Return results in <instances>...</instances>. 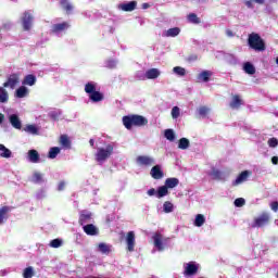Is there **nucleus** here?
Instances as JSON below:
<instances>
[{
  "mask_svg": "<svg viewBox=\"0 0 278 278\" xmlns=\"http://www.w3.org/2000/svg\"><path fill=\"white\" fill-rule=\"evenodd\" d=\"M253 1H254V3H257L258 5H264L266 3V0H244V5L247 8H249L250 10H253V8H254Z\"/></svg>",
  "mask_w": 278,
  "mask_h": 278,
  "instance_id": "nucleus-30",
  "label": "nucleus"
},
{
  "mask_svg": "<svg viewBox=\"0 0 278 278\" xmlns=\"http://www.w3.org/2000/svg\"><path fill=\"white\" fill-rule=\"evenodd\" d=\"M24 131H26L27 134H31L33 136H38L39 131H38V127H36V125L34 124H29L24 128Z\"/></svg>",
  "mask_w": 278,
  "mask_h": 278,
  "instance_id": "nucleus-34",
  "label": "nucleus"
},
{
  "mask_svg": "<svg viewBox=\"0 0 278 278\" xmlns=\"http://www.w3.org/2000/svg\"><path fill=\"white\" fill-rule=\"evenodd\" d=\"M21 21L24 31H29L31 29V25H34V15L29 13V11H25Z\"/></svg>",
  "mask_w": 278,
  "mask_h": 278,
  "instance_id": "nucleus-6",
  "label": "nucleus"
},
{
  "mask_svg": "<svg viewBox=\"0 0 278 278\" xmlns=\"http://www.w3.org/2000/svg\"><path fill=\"white\" fill-rule=\"evenodd\" d=\"M126 244H127L128 251L130 253L134 252V249L136 247V233L134 231L127 232Z\"/></svg>",
  "mask_w": 278,
  "mask_h": 278,
  "instance_id": "nucleus-11",
  "label": "nucleus"
},
{
  "mask_svg": "<svg viewBox=\"0 0 278 278\" xmlns=\"http://www.w3.org/2000/svg\"><path fill=\"white\" fill-rule=\"evenodd\" d=\"M248 45L250 49L254 51H266V41L263 40L262 36L257 33H252L248 37Z\"/></svg>",
  "mask_w": 278,
  "mask_h": 278,
  "instance_id": "nucleus-2",
  "label": "nucleus"
},
{
  "mask_svg": "<svg viewBox=\"0 0 278 278\" xmlns=\"http://www.w3.org/2000/svg\"><path fill=\"white\" fill-rule=\"evenodd\" d=\"M199 273V265L194 262H189L185 266L184 275L185 277H194Z\"/></svg>",
  "mask_w": 278,
  "mask_h": 278,
  "instance_id": "nucleus-8",
  "label": "nucleus"
},
{
  "mask_svg": "<svg viewBox=\"0 0 278 278\" xmlns=\"http://www.w3.org/2000/svg\"><path fill=\"white\" fill-rule=\"evenodd\" d=\"M193 225H194L195 227H203V225H205V215H203V214H198V215L195 216V219H194Z\"/></svg>",
  "mask_w": 278,
  "mask_h": 278,
  "instance_id": "nucleus-32",
  "label": "nucleus"
},
{
  "mask_svg": "<svg viewBox=\"0 0 278 278\" xmlns=\"http://www.w3.org/2000/svg\"><path fill=\"white\" fill-rule=\"evenodd\" d=\"M243 71L248 75H255V66L250 62L244 63Z\"/></svg>",
  "mask_w": 278,
  "mask_h": 278,
  "instance_id": "nucleus-31",
  "label": "nucleus"
},
{
  "mask_svg": "<svg viewBox=\"0 0 278 278\" xmlns=\"http://www.w3.org/2000/svg\"><path fill=\"white\" fill-rule=\"evenodd\" d=\"M271 163L277 166V164H278V156H273L271 157Z\"/></svg>",
  "mask_w": 278,
  "mask_h": 278,
  "instance_id": "nucleus-57",
  "label": "nucleus"
},
{
  "mask_svg": "<svg viewBox=\"0 0 278 278\" xmlns=\"http://www.w3.org/2000/svg\"><path fill=\"white\" fill-rule=\"evenodd\" d=\"M150 175H151L152 179H163L164 172L162 170V166L154 165L150 170Z\"/></svg>",
  "mask_w": 278,
  "mask_h": 278,
  "instance_id": "nucleus-13",
  "label": "nucleus"
},
{
  "mask_svg": "<svg viewBox=\"0 0 278 278\" xmlns=\"http://www.w3.org/2000/svg\"><path fill=\"white\" fill-rule=\"evenodd\" d=\"M0 157L10 159L12 157V151L5 148L3 144H0Z\"/></svg>",
  "mask_w": 278,
  "mask_h": 278,
  "instance_id": "nucleus-29",
  "label": "nucleus"
},
{
  "mask_svg": "<svg viewBox=\"0 0 278 278\" xmlns=\"http://www.w3.org/2000/svg\"><path fill=\"white\" fill-rule=\"evenodd\" d=\"M15 97L17 99H24V97H27V87L22 86L15 91Z\"/></svg>",
  "mask_w": 278,
  "mask_h": 278,
  "instance_id": "nucleus-35",
  "label": "nucleus"
},
{
  "mask_svg": "<svg viewBox=\"0 0 278 278\" xmlns=\"http://www.w3.org/2000/svg\"><path fill=\"white\" fill-rule=\"evenodd\" d=\"M9 121L12 127H14V129H23V124L21 123V118H18V115L16 114L10 115Z\"/></svg>",
  "mask_w": 278,
  "mask_h": 278,
  "instance_id": "nucleus-17",
  "label": "nucleus"
},
{
  "mask_svg": "<svg viewBox=\"0 0 278 278\" xmlns=\"http://www.w3.org/2000/svg\"><path fill=\"white\" fill-rule=\"evenodd\" d=\"M60 4L63 8V10H65L66 14H71V12H73V4L70 0H61Z\"/></svg>",
  "mask_w": 278,
  "mask_h": 278,
  "instance_id": "nucleus-26",
  "label": "nucleus"
},
{
  "mask_svg": "<svg viewBox=\"0 0 278 278\" xmlns=\"http://www.w3.org/2000/svg\"><path fill=\"white\" fill-rule=\"evenodd\" d=\"M24 278H31L34 277V267H26L23 273Z\"/></svg>",
  "mask_w": 278,
  "mask_h": 278,
  "instance_id": "nucleus-44",
  "label": "nucleus"
},
{
  "mask_svg": "<svg viewBox=\"0 0 278 278\" xmlns=\"http://www.w3.org/2000/svg\"><path fill=\"white\" fill-rule=\"evenodd\" d=\"M9 212H10V206H2L0 208V225H3V220H8Z\"/></svg>",
  "mask_w": 278,
  "mask_h": 278,
  "instance_id": "nucleus-27",
  "label": "nucleus"
},
{
  "mask_svg": "<svg viewBox=\"0 0 278 278\" xmlns=\"http://www.w3.org/2000/svg\"><path fill=\"white\" fill-rule=\"evenodd\" d=\"M174 73L178 75V77H186V68L181 66H176L173 68Z\"/></svg>",
  "mask_w": 278,
  "mask_h": 278,
  "instance_id": "nucleus-42",
  "label": "nucleus"
},
{
  "mask_svg": "<svg viewBox=\"0 0 278 278\" xmlns=\"http://www.w3.org/2000/svg\"><path fill=\"white\" fill-rule=\"evenodd\" d=\"M123 125L126 129H131V127H144L149 125V119L142 115H126L123 117Z\"/></svg>",
  "mask_w": 278,
  "mask_h": 278,
  "instance_id": "nucleus-1",
  "label": "nucleus"
},
{
  "mask_svg": "<svg viewBox=\"0 0 278 278\" xmlns=\"http://www.w3.org/2000/svg\"><path fill=\"white\" fill-rule=\"evenodd\" d=\"M199 60V55L197 54H190L188 58H187V61L188 62H197Z\"/></svg>",
  "mask_w": 278,
  "mask_h": 278,
  "instance_id": "nucleus-53",
  "label": "nucleus"
},
{
  "mask_svg": "<svg viewBox=\"0 0 278 278\" xmlns=\"http://www.w3.org/2000/svg\"><path fill=\"white\" fill-rule=\"evenodd\" d=\"M181 34V29L179 27L169 28L166 30L165 36L166 38H175Z\"/></svg>",
  "mask_w": 278,
  "mask_h": 278,
  "instance_id": "nucleus-21",
  "label": "nucleus"
},
{
  "mask_svg": "<svg viewBox=\"0 0 278 278\" xmlns=\"http://www.w3.org/2000/svg\"><path fill=\"white\" fill-rule=\"evenodd\" d=\"M157 197V191L155 190V188H151L148 190V197Z\"/></svg>",
  "mask_w": 278,
  "mask_h": 278,
  "instance_id": "nucleus-54",
  "label": "nucleus"
},
{
  "mask_svg": "<svg viewBox=\"0 0 278 278\" xmlns=\"http://www.w3.org/2000/svg\"><path fill=\"white\" fill-rule=\"evenodd\" d=\"M50 247L52 249H60V247H62V241L61 239H54L50 242Z\"/></svg>",
  "mask_w": 278,
  "mask_h": 278,
  "instance_id": "nucleus-46",
  "label": "nucleus"
},
{
  "mask_svg": "<svg viewBox=\"0 0 278 278\" xmlns=\"http://www.w3.org/2000/svg\"><path fill=\"white\" fill-rule=\"evenodd\" d=\"M152 239H153L155 249H157V251H164V239L162 238V233L156 232L152 237Z\"/></svg>",
  "mask_w": 278,
  "mask_h": 278,
  "instance_id": "nucleus-14",
  "label": "nucleus"
},
{
  "mask_svg": "<svg viewBox=\"0 0 278 278\" xmlns=\"http://www.w3.org/2000/svg\"><path fill=\"white\" fill-rule=\"evenodd\" d=\"M172 117L173 118H179V106H174L172 109Z\"/></svg>",
  "mask_w": 278,
  "mask_h": 278,
  "instance_id": "nucleus-51",
  "label": "nucleus"
},
{
  "mask_svg": "<svg viewBox=\"0 0 278 278\" xmlns=\"http://www.w3.org/2000/svg\"><path fill=\"white\" fill-rule=\"evenodd\" d=\"M71 27V24L68 22H63L59 24H53L51 27L52 34H60L62 31H66Z\"/></svg>",
  "mask_w": 278,
  "mask_h": 278,
  "instance_id": "nucleus-12",
  "label": "nucleus"
},
{
  "mask_svg": "<svg viewBox=\"0 0 278 278\" xmlns=\"http://www.w3.org/2000/svg\"><path fill=\"white\" fill-rule=\"evenodd\" d=\"M207 112H210V109H207L206 106H201L199 109L200 116H207Z\"/></svg>",
  "mask_w": 278,
  "mask_h": 278,
  "instance_id": "nucleus-52",
  "label": "nucleus"
},
{
  "mask_svg": "<svg viewBox=\"0 0 278 278\" xmlns=\"http://www.w3.org/2000/svg\"><path fill=\"white\" fill-rule=\"evenodd\" d=\"M92 220V214L86 210L80 212L78 223L84 226L86 223H90Z\"/></svg>",
  "mask_w": 278,
  "mask_h": 278,
  "instance_id": "nucleus-15",
  "label": "nucleus"
},
{
  "mask_svg": "<svg viewBox=\"0 0 278 278\" xmlns=\"http://www.w3.org/2000/svg\"><path fill=\"white\" fill-rule=\"evenodd\" d=\"M3 121H5V115H3V113H0V125L1 123H3Z\"/></svg>",
  "mask_w": 278,
  "mask_h": 278,
  "instance_id": "nucleus-58",
  "label": "nucleus"
},
{
  "mask_svg": "<svg viewBox=\"0 0 278 278\" xmlns=\"http://www.w3.org/2000/svg\"><path fill=\"white\" fill-rule=\"evenodd\" d=\"M268 223H270V214L263 212L258 217L254 218L252 227L253 229H255V227H266Z\"/></svg>",
  "mask_w": 278,
  "mask_h": 278,
  "instance_id": "nucleus-5",
  "label": "nucleus"
},
{
  "mask_svg": "<svg viewBox=\"0 0 278 278\" xmlns=\"http://www.w3.org/2000/svg\"><path fill=\"white\" fill-rule=\"evenodd\" d=\"M65 187H66V182L61 181V182H59L58 190L62 191V190H64Z\"/></svg>",
  "mask_w": 278,
  "mask_h": 278,
  "instance_id": "nucleus-56",
  "label": "nucleus"
},
{
  "mask_svg": "<svg viewBox=\"0 0 278 278\" xmlns=\"http://www.w3.org/2000/svg\"><path fill=\"white\" fill-rule=\"evenodd\" d=\"M188 21L189 23H193L194 25H199V23H201V18H199L195 13H190L188 15Z\"/></svg>",
  "mask_w": 278,
  "mask_h": 278,
  "instance_id": "nucleus-41",
  "label": "nucleus"
},
{
  "mask_svg": "<svg viewBox=\"0 0 278 278\" xmlns=\"http://www.w3.org/2000/svg\"><path fill=\"white\" fill-rule=\"evenodd\" d=\"M270 210L273 212H278V202L277 201H274L270 203Z\"/></svg>",
  "mask_w": 278,
  "mask_h": 278,
  "instance_id": "nucleus-55",
  "label": "nucleus"
},
{
  "mask_svg": "<svg viewBox=\"0 0 278 278\" xmlns=\"http://www.w3.org/2000/svg\"><path fill=\"white\" fill-rule=\"evenodd\" d=\"M147 79H157L160 77V70L157 68H150L146 72Z\"/></svg>",
  "mask_w": 278,
  "mask_h": 278,
  "instance_id": "nucleus-22",
  "label": "nucleus"
},
{
  "mask_svg": "<svg viewBox=\"0 0 278 278\" xmlns=\"http://www.w3.org/2000/svg\"><path fill=\"white\" fill-rule=\"evenodd\" d=\"M229 105L232 110H238L242 105V99L238 94H235Z\"/></svg>",
  "mask_w": 278,
  "mask_h": 278,
  "instance_id": "nucleus-25",
  "label": "nucleus"
},
{
  "mask_svg": "<svg viewBox=\"0 0 278 278\" xmlns=\"http://www.w3.org/2000/svg\"><path fill=\"white\" fill-rule=\"evenodd\" d=\"M89 144H90V147H94V139H90Z\"/></svg>",
  "mask_w": 278,
  "mask_h": 278,
  "instance_id": "nucleus-60",
  "label": "nucleus"
},
{
  "mask_svg": "<svg viewBox=\"0 0 278 278\" xmlns=\"http://www.w3.org/2000/svg\"><path fill=\"white\" fill-rule=\"evenodd\" d=\"M43 181L42 174L35 172L33 175V184H42Z\"/></svg>",
  "mask_w": 278,
  "mask_h": 278,
  "instance_id": "nucleus-43",
  "label": "nucleus"
},
{
  "mask_svg": "<svg viewBox=\"0 0 278 278\" xmlns=\"http://www.w3.org/2000/svg\"><path fill=\"white\" fill-rule=\"evenodd\" d=\"M164 136H165L166 140H169V142H174L175 141V130H173V129H165Z\"/></svg>",
  "mask_w": 278,
  "mask_h": 278,
  "instance_id": "nucleus-39",
  "label": "nucleus"
},
{
  "mask_svg": "<svg viewBox=\"0 0 278 278\" xmlns=\"http://www.w3.org/2000/svg\"><path fill=\"white\" fill-rule=\"evenodd\" d=\"M177 186H179V180L177 178H167L165 185L159 187L156 198L163 199V197H168V189L177 188Z\"/></svg>",
  "mask_w": 278,
  "mask_h": 278,
  "instance_id": "nucleus-3",
  "label": "nucleus"
},
{
  "mask_svg": "<svg viewBox=\"0 0 278 278\" xmlns=\"http://www.w3.org/2000/svg\"><path fill=\"white\" fill-rule=\"evenodd\" d=\"M85 92L91 96L93 92H97V86H94L92 83H87L85 85Z\"/></svg>",
  "mask_w": 278,
  "mask_h": 278,
  "instance_id": "nucleus-38",
  "label": "nucleus"
},
{
  "mask_svg": "<svg viewBox=\"0 0 278 278\" xmlns=\"http://www.w3.org/2000/svg\"><path fill=\"white\" fill-rule=\"evenodd\" d=\"M83 229L87 236H99V228H97V226L93 224H87L83 227Z\"/></svg>",
  "mask_w": 278,
  "mask_h": 278,
  "instance_id": "nucleus-16",
  "label": "nucleus"
},
{
  "mask_svg": "<svg viewBox=\"0 0 278 278\" xmlns=\"http://www.w3.org/2000/svg\"><path fill=\"white\" fill-rule=\"evenodd\" d=\"M212 177H213V179L220 180V179H223V173H220V170H218V169H215L212 172Z\"/></svg>",
  "mask_w": 278,
  "mask_h": 278,
  "instance_id": "nucleus-49",
  "label": "nucleus"
},
{
  "mask_svg": "<svg viewBox=\"0 0 278 278\" xmlns=\"http://www.w3.org/2000/svg\"><path fill=\"white\" fill-rule=\"evenodd\" d=\"M60 151H61V149L58 147L50 148L48 157L50 160H55V157H58V155H60Z\"/></svg>",
  "mask_w": 278,
  "mask_h": 278,
  "instance_id": "nucleus-37",
  "label": "nucleus"
},
{
  "mask_svg": "<svg viewBox=\"0 0 278 278\" xmlns=\"http://www.w3.org/2000/svg\"><path fill=\"white\" fill-rule=\"evenodd\" d=\"M253 173L251 170H243L241 172L236 180L232 182V186H240V184H244L251 177Z\"/></svg>",
  "mask_w": 278,
  "mask_h": 278,
  "instance_id": "nucleus-9",
  "label": "nucleus"
},
{
  "mask_svg": "<svg viewBox=\"0 0 278 278\" xmlns=\"http://www.w3.org/2000/svg\"><path fill=\"white\" fill-rule=\"evenodd\" d=\"M90 101H92V103H99L100 101H103L104 97L103 93H101L100 91H93L90 96H89Z\"/></svg>",
  "mask_w": 278,
  "mask_h": 278,
  "instance_id": "nucleus-24",
  "label": "nucleus"
},
{
  "mask_svg": "<svg viewBox=\"0 0 278 278\" xmlns=\"http://www.w3.org/2000/svg\"><path fill=\"white\" fill-rule=\"evenodd\" d=\"M267 143H268V147H270L271 149H275V147L278 146V140L277 138L273 137L268 139Z\"/></svg>",
  "mask_w": 278,
  "mask_h": 278,
  "instance_id": "nucleus-48",
  "label": "nucleus"
},
{
  "mask_svg": "<svg viewBox=\"0 0 278 278\" xmlns=\"http://www.w3.org/2000/svg\"><path fill=\"white\" fill-rule=\"evenodd\" d=\"M137 5H138L137 1H130L128 3L121 4L119 8L121 10H123V12H134Z\"/></svg>",
  "mask_w": 278,
  "mask_h": 278,
  "instance_id": "nucleus-18",
  "label": "nucleus"
},
{
  "mask_svg": "<svg viewBox=\"0 0 278 278\" xmlns=\"http://www.w3.org/2000/svg\"><path fill=\"white\" fill-rule=\"evenodd\" d=\"M226 34H227V36H229V37L233 36V31H231V30H227Z\"/></svg>",
  "mask_w": 278,
  "mask_h": 278,
  "instance_id": "nucleus-59",
  "label": "nucleus"
},
{
  "mask_svg": "<svg viewBox=\"0 0 278 278\" xmlns=\"http://www.w3.org/2000/svg\"><path fill=\"white\" fill-rule=\"evenodd\" d=\"M173 210H174L173 202H170V201L164 202L163 212H165V214H170V212H173Z\"/></svg>",
  "mask_w": 278,
  "mask_h": 278,
  "instance_id": "nucleus-40",
  "label": "nucleus"
},
{
  "mask_svg": "<svg viewBox=\"0 0 278 278\" xmlns=\"http://www.w3.org/2000/svg\"><path fill=\"white\" fill-rule=\"evenodd\" d=\"M28 161L31 162V164H38V162H40V154L36 150H29Z\"/></svg>",
  "mask_w": 278,
  "mask_h": 278,
  "instance_id": "nucleus-19",
  "label": "nucleus"
},
{
  "mask_svg": "<svg viewBox=\"0 0 278 278\" xmlns=\"http://www.w3.org/2000/svg\"><path fill=\"white\" fill-rule=\"evenodd\" d=\"M17 84H21V76H18V74H11L7 81L3 83V88H11V90H14Z\"/></svg>",
  "mask_w": 278,
  "mask_h": 278,
  "instance_id": "nucleus-7",
  "label": "nucleus"
},
{
  "mask_svg": "<svg viewBox=\"0 0 278 278\" xmlns=\"http://www.w3.org/2000/svg\"><path fill=\"white\" fill-rule=\"evenodd\" d=\"M137 164H139V166H153V164H155V160L151 156L139 155L137 156Z\"/></svg>",
  "mask_w": 278,
  "mask_h": 278,
  "instance_id": "nucleus-10",
  "label": "nucleus"
},
{
  "mask_svg": "<svg viewBox=\"0 0 278 278\" xmlns=\"http://www.w3.org/2000/svg\"><path fill=\"white\" fill-rule=\"evenodd\" d=\"M247 203V201L243 198H238L235 200L236 207H242Z\"/></svg>",
  "mask_w": 278,
  "mask_h": 278,
  "instance_id": "nucleus-50",
  "label": "nucleus"
},
{
  "mask_svg": "<svg viewBox=\"0 0 278 278\" xmlns=\"http://www.w3.org/2000/svg\"><path fill=\"white\" fill-rule=\"evenodd\" d=\"M10 99V94H8V90L3 87H0V103H8Z\"/></svg>",
  "mask_w": 278,
  "mask_h": 278,
  "instance_id": "nucleus-33",
  "label": "nucleus"
},
{
  "mask_svg": "<svg viewBox=\"0 0 278 278\" xmlns=\"http://www.w3.org/2000/svg\"><path fill=\"white\" fill-rule=\"evenodd\" d=\"M49 116L52 121H59L60 116H62V111H52L49 113Z\"/></svg>",
  "mask_w": 278,
  "mask_h": 278,
  "instance_id": "nucleus-45",
  "label": "nucleus"
},
{
  "mask_svg": "<svg viewBox=\"0 0 278 278\" xmlns=\"http://www.w3.org/2000/svg\"><path fill=\"white\" fill-rule=\"evenodd\" d=\"M98 249L101 253H110V247L105 243H99Z\"/></svg>",
  "mask_w": 278,
  "mask_h": 278,
  "instance_id": "nucleus-47",
  "label": "nucleus"
},
{
  "mask_svg": "<svg viewBox=\"0 0 278 278\" xmlns=\"http://www.w3.org/2000/svg\"><path fill=\"white\" fill-rule=\"evenodd\" d=\"M36 84V77L34 74H28L24 77L23 85L24 86H34Z\"/></svg>",
  "mask_w": 278,
  "mask_h": 278,
  "instance_id": "nucleus-28",
  "label": "nucleus"
},
{
  "mask_svg": "<svg viewBox=\"0 0 278 278\" xmlns=\"http://www.w3.org/2000/svg\"><path fill=\"white\" fill-rule=\"evenodd\" d=\"M112 153H114V146L108 144L105 148H99L96 153V160L98 162H105L109 157H112Z\"/></svg>",
  "mask_w": 278,
  "mask_h": 278,
  "instance_id": "nucleus-4",
  "label": "nucleus"
},
{
  "mask_svg": "<svg viewBox=\"0 0 278 278\" xmlns=\"http://www.w3.org/2000/svg\"><path fill=\"white\" fill-rule=\"evenodd\" d=\"M59 142L63 149H71V139L68 138V135H61Z\"/></svg>",
  "mask_w": 278,
  "mask_h": 278,
  "instance_id": "nucleus-20",
  "label": "nucleus"
},
{
  "mask_svg": "<svg viewBox=\"0 0 278 278\" xmlns=\"http://www.w3.org/2000/svg\"><path fill=\"white\" fill-rule=\"evenodd\" d=\"M210 77H212V72H210V71H202L198 75V80L199 81H204V84H207V81H210Z\"/></svg>",
  "mask_w": 278,
  "mask_h": 278,
  "instance_id": "nucleus-23",
  "label": "nucleus"
},
{
  "mask_svg": "<svg viewBox=\"0 0 278 278\" xmlns=\"http://www.w3.org/2000/svg\"><path fill=\"white\" fill-rule=\"evenodd\" d=\"M190 147V140L188 138H181L178 141V149H181L182 151H186Z\"/></svg>",
  "mask_w": 278,
  "mask_h": 278,
  "instance_id": "nucleus-36",
  "label": "nucleus"
}]
</instances>
